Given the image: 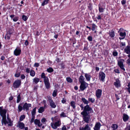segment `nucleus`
I'll return each mask as SVG.
<instances>
[{
    "label": "nucleus",
    "instance_id": "obj_1",
    "mask_svg": "<svg viewBox=\"0 0 130 130\" xmlns=\"http://www.w3.org/2000/svg\"><path fill=\"white\" fill-rule=\"evenodd\" d=\"M92 109L89 105H87L84 107L83 111L81 113L83 116L84 121L87 123H88L91 121L90 116L89 114L93 112Z\"/></svg>",
    "mask_w": 130,
    "mask_h": 130
},
{
    "label": "nucleus",
    "instance_id": "obj_2",
    "mask_svg": "<svg viewBox=\"0 0 130 130\" xmlns=\"http://www.w3.org/2000/svg\"><path fill=\"white\" fill-rule=\"evenodd\" d=\"M7 112L6 110L3 109V107H0V114L2 117V124H3V123L5 124L8 123L6 120V113Z\"/></svg>",
    "mask_w": 130,
    "mask_h": 130
},
{
    "label": "nucleus",
    "instance_id": "obj_3",
    "mask_svg": "<svg viewBox=\"0 0 130 130\" xmlns=\"http://www.w3.org/2000/svg\"><path fill=\"white\" fill-rule=\"evenodd\" d=\"M61 124L60 120H59L55 123H51V125L52 127L54 129H55L57 128V127L60 126Z\"/></svg>",
    "mask_w": 130,
    "mask_h": 130
},
{
    "label": "nucleus",
    "instance_id": "obj_4",
    "mask_svg": "<svg viewBox=\"0 0 130 130\" xmlns=\"http://www.w3.org/2000/svg\"><path fill=\"white\" fill-rule=\"evenodd\" d=\"M48 101H49L50 104V105L51 107L53 108H55L56 106L54 101L52 100V98L50 96H47Z\"/></svg>",
    "mask_w": 130,
    "mask_h": 130
},
{
    "label": "nucleus",
    "instance_id": "obj_5",
    "mask_svg": "<svg viewBox=\"0 0 130 130\" xmlns=\"http://www.w3.org/2000/svg\"><path fill=\"white\" fill-rule=\"evenodd\" d=\"M21 84L20 80H15L13 84V87L14 88H17L19 87Z\"/></svg>",
    "mask_w": 130,
    "mask_h": 130
},
{
    "label": "nucleus",
    "instance_id": "obj_6",
    "mask_svg": "<svg viewBox=\"0 0 130 130\" xmlns=\"http://www.w3.org/2000/svg\"><path fill=\"white\" fill-rule=\"evenodd\" d=\"M105 77V74L103 72H99V78L101 80L103 81Z\"/></svg>",
    "mask_w": 130,
    "mask_h": 130
},
{
    "label": "nucleus",
    "instance_id": "obj_7",
    "mask_svg": "<svg viewBox=\"0 0 130 130\" xmlns=\"http://www.w3.org/2000/svg\"><path fill=\"white\" fill-rule=\"evenodd\" d=\"M44 84L46 88H49L50 87V84L49 81V79L48 78H46L44 80Z\"/></svg>",
    "mask_w": 130,
    "mask_h": 130
},
{
    "label": "nucleus",
    "instance_id": "obj_8",
    "mask_svg": "<svg viewBox=\"0 0 130 130\" xmlns=\"http://www.w3.org/2000/svg\"><path fill=\"white\" fill-rule=\"evenodd\" d=\"M124 61V60H123L121 59L118 61V65L120 68L124 71H125V69L124 68V65L123 64Z\"/></svg>",
    "mask_w": 130,
    "mask_h": 130
},
{
    "label": "nucleus",
    "instance_id": "obj_9",
    "mask_svg": "<svg viewBox=\"0 0 130 130\" xmlns=\"http://www.w3.org/2000/svg\"><path fill=\"white\" fill-rule=\"evenodd\" d=\"M31 104H27L25 103L23 106V110L26 109V110H29V108L31 106Z\"/></svg>",
    "mask_w": 130,
    "mask_h": 130
},
{
    "label": "nucleus",
    "instance_id": "obj_10",
    "mask_svg": "<svg viewBox=\"0 0 130 130\" xmlns=\"http://www.w3.org/2000/svg\"><path fill=\"white\" fill-rule=\"evenodd\" d=\"M102 90L101 89H98L96 91V95L98 98L101 97L102 94Z\"/></svg>",
    "mask_w": 130,
    "mask_h": 130
},
{
    "label": "nucleus",
    "instance_id": "obj_11",
    "mask_svg": "<svg viewBox=\"0 0 130 130\" xmlns=\"http://www.w3.org/2000/svg\"><path fill=\"white\" fill-rule=\"evenodd\" d=\"M87 84L86 82L81 83V85L80 86V88L82 91L84 90L85 89L86 87V85H87Z\"/></svg>",
    "mask_w": 130,
    "mask_h": 130
},
{
    "label": "nucleus",
    "instance_id": "obj_12",
    "mask_svg": "<svg viewBox=\"0 0 130 130\" xmlns=\"http://www.w3.org/2000/svg\"><path fill=\"white\" fill-rule=\"evenodd\" d=\"M114 84L117 88H118L120 87V82L119 79H116V81L115 82Z\"/></svg>",
    "mask_w": 130,
    "mask_h": 130
},
{
    "label": "nucleus",
    "instance_id": "obj_13",
    "mask_svg": "<svg viewBox=\"0 0 130 130\" xmlns=\"http://www.w3.org/2000/svg\"><path fill=\"white\" fill-rule=\"evenodd\" d=\"M17 126L19 127L20 129H22L24 128L25 125L22 122H19L18 123Z\"/></svg>",
    "mask_w": 130,
    "mask_h": 130
},
{
    "label": "nucleus",
    "instance_id": "obj_14",
    "mask_svg": "<svg viewBox=\"0 0 130 130\" xmlns=\"http://www.w3.org/2000/svg\"><path fill=\"white\" fill-rule=\"evenodd\" d=\"M101 126V125L100 123H96L94 128V130H99L100 129Z\"/></svg>",
    "mask_w": 130,
    "mask_h": 130
},
{
    "label": "nucleus",
    "instance_id": "obj_15",
    "mask_svg": "<svg viewBox=\"0 0 130 130\" xmlns=\"http://www.w3.org/2000/svg\"><path fill=\"white\" fill-rule=\"evenodd\" d=\"M34 123L35 124L37 125L39 127H40L42 125L40 123V121L37 119H36L35 120Z\"/></svg>",
    "mask_w": 130,
    "mask_h": 130
},
{
    "label": "nucleus",
    "instance_id": "obj_16",
    "mask_svg": "<svg viewBox=\"0 0 130 130\" xmlns=\"http://www.w3.org/2000/svg\"><path fill=\"white\" fill-rule=\"evenodd\" d=\"M80 130H90V128L87 124L84 127H80L79 128Z\"/></svg>",
    "mask_w": 130,
    "mask_h": 130
},
{
    "label": "nucleus",
    "instance_id": "obj_17",
    "mask_svg": "<svg viewBox=\"0 0 130 130\" xmlns=\"http://www.w3.org/2000/svg\"><path fill=\"white\" fill-rule=\"evenodd\" d=\"M108 34L109 36L111 38H114L115 36V32L113 30L109 31Z\"/></svg>",
    "mask_w": 130,
    "mask_h": 130
},
{
    "label": "nucleus",
    "instance_id": "obj_18",
    "mask_svg": "<svg viewBox=\"0 0 130 130\" xmlns=\"http://www.w3.org/2000/svg\"><path fill=\"white\" fill-rule=\"evenodd\" d=\"M21 52L20 49H15L14 51V54L16 56L19 55L20 54Z\"/></svg>",
    "mask_w": 130,
    "mask_h": 130
},
{
    "label": "nucleus",
    "instance_id": "obj_19",
    "mask_svg": "<svg viewBox=\"0 0 130 130\" xmlns=\"http://www.w3.org/2000/svg\"><path fill=\"white\" fill-rule=\"evenodd\" d=\"M119 35L122 37H120L119 38V39L120 40L122 39H124L125 38L126 36V32H125L123 33L122 32H120V33Z\"/></svg>",
    "mask_w": 130,
    "mask_h": 130
},
{
    "label": "nucleus",
    "instance_id": "obj_20",
    "mask_svg": "<svg viewBox=\"0 0 130 130\" xmlns=\"http://www.w3.org/2000/svg\"><path fill=\"white\" fill-rule=\"evenodd\" d=\"M85 76L86 78V80L88 81H90L91 77V76L89 74L85 73Z\"/></svg>",
    "mask_w": 130,
    "mask_h": 130
},
{
    "label": "nucleus",
    "instance_id": "obj_21",
    "mask_svg": "<svg viewBox=\"0 0 130 130\" xmlns=\"http://www.w3.org/2000/svg\"><path fill=\"white\" fill-rule=\"evenodd\" d=\"M79 81L80 83H84V82H85L84 81V78L83 76L81 75L79 77Z\"/></svg>",
    "mask_w": 130,
    "mask_h": 130
},
{
    "label": "nucleus",
    "instance_id": "obj_22",
    "mask_svg": "<svg viewBox=\"0 0 130 130\" xmlns=\"http://www.w3.org/2000/svg\"><path fill=\"white\" fill-rule=\"evenodd\" d=\"M45 107H41L38 109V112L39 113H42L43 112L44 110Z\"/></svg>",
    "mask_w": 130,
    "mask_h": 130
},
{
    "label": "nucleus",
    "instance_id": "obj_23",
    "mask_svg": "<svg viewBox=\"0 0 130 130\" xmlns=\"http://www.w3.org/2000/svg\"><path fill=\"white\" fill-rule=\"evenodd\" d=\"M129 118L128 116L126 114H124L123 115V120L124 121H127Z\"/></svg>",
    "mask_w": 130,
    "mask_h": 130
},
{
    "label": "nucleus",
    "instance_id": "obj_24",
    "mask_svg": "<svg viewBox=\"0 0 130 130\" xmlns=\"http://www.w3.org/2000/svg\"><path fill=\"white\" fill-rule=\"evenodd\" d=\"M82 100L85 104H88L89 103L88 101L83 98H82Z\"/></svg>",
    "mask_w": 130,
    "mask_h": 130
},
{
    "label": "nucleus",
    "instance_id": "obj_25",
    "mask_svg": "<svg viewBox=\"0 0 130 130\" xmlns=\"http://www.w3.org/2000/svg\"><path fill=\"white\" fill-rule=\"evenodd\" d=\"M111 127L112 128L113 130H115L117 128L118 126L116 124H112Z\"/></svg>",
    "mask_w": 130,
    "mask_h": 130
},
{
    "label": "nucleus",
    "instance_id": "obj_26",
    "mask_svg": "<svg viewBox=\"0 0 130 130\" xmlns=\"http://www.w3.org/2000/svg\"><path fill=\"white\" fill-rule=\"evenodd\" d=\"M49 0H44L42 2L41 4V5L44 6L45 5L47 4Z\"/></svg>",
    "mask_w": 130,
    "mask_h": 130
},
{
    "label": "nucleus",
    "instance_id": "obj_27",
    "mask_svg": "<svg viewBox=\"0 0 130 130\" xmlns=\"http://www.w3.org/2000/svg\"><path fill=\"white\" fill-rule=\"evenodd\" d=\"M36 107H35L33 109L32 111L31 112L32 116H35L36 113Z\"/></svg>",
    "mask_w": 130,
    "mask_h": 130
},
{
    "label": "nucleus",
    "instance_id": "obj_28",
    "mask_svg": "<svg viewBox=\"0 0 130 130\" xmlns=\"http://www.w3.org/2000/svg\"><path fill=\"white\" fill-rule=\"evenodd\" d=\"M39 79L38 78H35L33 79V82L35 84H37L39 81Z\"/></svg>",
    "mask_w": 130,
    "mask_h": 130
},
{
    "label": "nucleus",
    "instance_id": "obj_29",
    "mask_svg": "<svg viewBox=\"0 0 130 130\" xmlns=\"http://www.w3.org/2000/svg\"><path fill=\"white\" fill-rule=\"evenodd\" d=\"M35 75V72L33 70H31L30 71V75L32 77H34Z\"/></svg>",
    "mask_w": 130,
    "mask_h": 130
},
{
    "label": "nucleus",
    "instance_id": "obj_30",
    "mask_svg": "<svg viewBox=\"0 0 130 130\" xmlns=\"http://www.w3.org/2000/svg\"><path fill=\"white\" fill-rule=\"evenodd\" d=\"M120 46L123 48H124L125 46V42H121L120 43Z\"/></svg>",
    "mask_w": 130,
    "mask_h": 130
},
{
    "label": "nucleus",
    "instance_id": "obj_31",
    "mask_svg": "<svg viewBox=\"0 0 130 130\" xmlns=\"http://www.w3.org/2000/svg\"><path fill=\"white\" fill-rule=\"evenodd\" d=\"M99 10L100 12L102 13L103 12H104V9L102 8L101 7L100 5L99 6Z\"/></svg>",
    "mask_w": 130,
    "mask_h": 130
},
{
    "label": "nucleus",
    "instance_id": "obj_32",
    "mask_svg": "<svg viewBox=\"0 0 130 130\" xmlns=\"http://www.w3.org/2000/svg\"><path fill=\"white\" fill-rule=\"evenodd\" d=\"M22 19L24 21H26L28 17L25 15H23L22 16Z\"/></svg>",
    "mask_w": 130,
    "mask_h": 130
},
{
    "label": "nucleus",
    "instance_id": "obj_33",
    "mask_svg": "<svg viewBox=\"0 0 130 130\" xmlns=\"http://www.w3.org/2000/svg\"><path fill=\"white\" fill-rule=\"evenodd\" d=\"M92 31H94L96 28H97V26L94 24L93 23L92 24Z\"/></svg>",
    "mask_w": 130,
    "mask_h": 130
},
{
    "label": "nucleus",
    "instance_id": "obj_34",
    "mask_svg": "<svg viewBox=\"0 0 130 130\" xmlns=\"http://www.w3.org/2000/svg\"><path fill=\"white\" fill-rule=\"evenodd\" d=\"M57 90L56 89L54 91L53 93V96L54 97H55L57 95Z\"/></svg>",
    "mask_w": 130,
    "mask_h": 130
},
{
    "label": "nucleus",
    "instance_id": "obj_35",
    "mask_svg": "<svg viewBox=\"0 0 130 130\" xmlns=\"http://www.w3.org/2000/svg\"><path fill=\"white\" fill-rule=\"evenodd\" d=\"M25 116L24 115L21 116L20 117V121H21L23 120L25 118Z\"/></svg>",
    "mask_w": 130,
    "mask_h": 130
},
{
    "label": "nucleus",
    "instance_id": "obj_36",
    "mask_svg": "<svg viewBox=\"0 0 130 130\" xmlns=\"http://www.w3.org/2000/svg\"><path fill=\"white\" fill-rule=\"evenodd\" d=\"M71 106L74 108L75 107V103L74 101H72L71 102Z\"/></svg>",
    "mask_w": 130,
    "mask_h": 130
},
{
    "label": "nucleus",
    "instance_id": "obj_37",
    "mask_svg": "<svg viewBox=\"0 0 130 130\" xmlns=\"http://www.w3.org/2000/svg\"><path fill=\"white\" fill-rule=\"evenodd\" d=\"M66 80L68 82L71 83L72 82V80L69 77H67L66 78Z\"/></svg>",
    "mask_w": 130,
    "mask_h": 130
},
{
    "label": "nucleus",
    "instance_id": "obj_38",
    "mask_svg": "<svg viewBox=\"0 0 130 130\" xmlns=\"http://www.w3.org/2000/svg\"><path fill=\"white\" fill-rule=\"evenodd\" d=\"M47 71L48 72H51L53 71V70L52 68L50 67L47 69Z\"/></svg>",
    "mask_w": 130,
    "mask_h": 130
},
{
    "label": "nucleus",
    "instance_id": "obj_39",
    "mask_svg": "<svg viewBox=\"0 0 130 130\" xmlns=\"http://www.w3.org/2000/svg\"><path fill=\"white\" fill-rule=\"evenodd\" d=\"M41 77L42 78H44V79L46 78H48L47 77L45 76V74L44 73H42L41 75Z\"/></svg>",
    "mask_w": 130,
    "mask_h": 130
},
{
    "label": "nucleus",
    "instance_id": "obj_40",
    "mask_svg": "<svg viewBox=\"0 0 130 130\" xmlns=\"http://www.w3.org/2000/svg\"><path fill=\"white\" fill-rule=\"evenodd\" d=\"M10 38V35L9 34H7L6 35L5 38L6 39H9Z\"/></svg>",
    "mask_w": 130,
    "mask_h": 130
},
{
    "label": "nucleus",
    "instance_id": "obj_41",
    "mask_svg": "<svg viewBox=\"0 0 130 130\" xmlns=\"http://www.w3.org/2000/svg\"><path fill=\"white\" fill-rule=\"evenodd\" d=\"M21 97L20 95H18L17 97V102L18 103L21 100Z\"/></svg>",
    "mask_w": 130,
    "mask_h": 130
},
{
    "label": "nucleus",
    "instance_id": "obj_42",
    "mask_svg": "<svg viewBox=\"0 0 130 130\" xmlns=\"http://www.w3.org/2000/svg\"><path fill=\"white\" fill-rule=\"evenodd\" d=\"M88 100L89 101L91 102L92 103H93L95 101V99H94L89 98H88Z\"/></svg>",
    "mask_w": 130,
    "mask_h": 130
},
{
    "label": "nucleus",
    "instance_id": "obj_43",
    "mask_svg": "<svg viewBox=\"0 0 130 130\" xmlns=\"http://www.w3.org/2000/svg\"><path fill=\"white\" fill-rule=\"evenodd\" d=\"M18 20V17H14L13 19V21L14 22L17 21Z\"/></svg>",
    "mask_w": 130,
    "mask_h": 130
},
{
    "label": "nucleus",
    "instance_id": "obj_44",
    "mask_svg": "<svg viewBox=\"0 0 130 130\" xmlns=\"http://www.w3.org/2000/svg\"><path fill=\"white\" fill-rule=\"evenodd\" d=\"M125 52L127 54H130V49H124Z\"/></svg>",
    "mask_w": 130,
    "mask_h": 130
},
{
    "label": "nucleus",
    "instance_id": "obj_45",
    "mask_svg": "<svg viewBox=\"0 0 130 130\" xmlns=\"http://www.w3.org/2000/svg\"><path fill=\"white\" fill-rule=\"evenodd\" d=\"M87 39L90 42L92 40V38L91 36H89L87 38Z\"/></svg>",
    "mask_w": 130,
    "mask_h": 130
},
{
    "label": "nucleus",
    "instance_id": "obj_46",
    "mask_svg": "<svg viewBox=\"0 0 130 130\" xmlns=\"http://www.w3.org/2000/svg\"><path fill=\"white\" fill-rule=\"evenodd\" d=\"M35 118V116H32V118L31 119L30 121V122L31 123H32L34 122V119Z\"/></svg>",
    "mask_w": 130,
    "mask_h": 130
},
{
    "label": "nucleus",
    "instance_id": "obj_47",
    "mask_svg": "<svg viewBox=\"0 0 130 130\" xmlns=\"http://www.w3.org/2000/svg\"><path fill=\"white\" fill-rule=\"evenodd\" d=\"M18 108L19 111L20 112L21 111L22 109V106L20 105H19L18 106Z\"/></svg>",
    "mask_w": 130,
    "mask_h": 130
},
{
    "label": "nucleus",
    "instance_id": "obj_48",
    "mask_svg": "<svg viewBox=\"0 0 130 130\" xmlns=\"http://www.w3.org/2000/svg\"><path fill=\"white\" fill-rule=\"evenodd\" d=\"M60 116L61 117H66V116L64 112H62L60 115Z\"/></svg>",
    "mask_w": 130,
    "mask_h": 130
},
{
    "label": "nucleus",
    "instance_id": "obj_49",
    "mask_svg": "<svg viewBox=\"0 0 130 130\" xmlns=\"http://www.w3.org/2000/svg\"><path fill=\"white\" fill-rule=\"evenodd\" d=\"M113 55L114 56H116L118 55L117 52L115 51H114L113 52Z\"/></svg>",
    "mask_w": 130,
    "mask_h": 130
},
{
    "label": "nucleus",
    "instance_id": "obj_50",
    "mask_svg": "<svg viewBox=\"0 0 130 130\" xmlns=\"http://www.w3.org/2000/svg\"><path fill=\"white\" fill-rule=\"evenodd\" d=\"M46 121V119L45 118H43L41 120V122L42 123H44Z\"/></svg>",
    "mask_w": 130,
    "mask_h": 130
},
{
    "label": "nucleus",
    "instance_id": "obj_51",
    "mask_svg": "<svg viewBox=\"0 0 130 130\" xmlns=\"http://www.w3.org/2000/svg\"><path fill=\"white\" fill-rule=\"evenodd\" d=\"M42 103H43L44 105V107H45L46 106V101L45 100H44L42 102Z\"/></svg>",
    "mask_w": 130,
    "mask_h": 130
},
{
    "label": "nucleus",
    "instance_id": "obj_52",
    "mask_svg": "<svg viewBox=\"0 0 130 130\" xmlns=\"http://www.w3.org/2000/svg\"><path fill=\"white\" fill-rule=\"evenodd\" d=\"M20 74L19 73H16L15 75V76L16 77H18L20 76Z\"/></svg>",
    "mask_w": 130,
    "mask_h": 130
},
{
    "label": "nucleus",
    "instance_id": "obj_53",
    "mask_svg": "<svg viewBox=\"0 0 130 130\" xmlns=\"http://www.w3.org/2000/svg\"><path fill=\"white\" fill-rule=\"evenodd\" d=\"M67 128L65 125H63L62 128V130H67Z\"/></svg>",
    "mask_w": 130,
    "mask_h": 130
},
{
    "label": "nucleus",
    "instance_id": "obj_54",
    "mask_svg": "<svg viewBox=\"0 0 130 130\" xmlns=\"http://www.w3.org/2000/svg\"><path fill=\"white\" fill-rule=\"evenodd\" d=\"M61 67L62 69H64L65 68V65L63 63H61L60 64Z\"/></svg>",
    "mask_w": 130,
    "mask_h": 130
},
{
    "label": "nucleus",
    "instance_id": "obj_55",
    "mask_svg": "<svg viewBox=\"0 0 130 130\" xmlns=\"http://www.w3.org/2000/svg\"><path fill=\"white\" fill-rule=\"evenodd\" d=\"M25 77V76L24 74H22L21 75V78L22 79H24Z\"/></svg>",
    "mask_w": 130,
    "mask_h": 130
},
{
    "label": "nucleus",
    "instance_id": "obj_56",
    "mask_svg": "<svg viewBox=\"0 0 130 130\" xmlns=\"http://www.w3.org/2000/svg\"><path fill=\"white\" fill-rule=\"evenodd\" d=\"M97 19L98 20H101V17L100 15H99L98 17H96Z\"/></svg>",
    "mask_w": 130,
    "mask_h": 130
},
{
    "label": "nucleus",
    "instance_id": "obj_57",
    "mask_svg": "<svg viewBox=\"0 0 130 130\" xmlns=\"http://www.w3.org/2000/svg\"><path fill=\"white\" fill-rule=\"evenodd\" d=\"M30 71V70L28 68H26V72L28 73H29Z\"/></svg>",
    "mask_w": 130,
    "mask_h": 130
},
{
    "label": "nucleus",
    "instance_id": "obj_58",
    "mask_svg": "<svg viewBox=\"0 0 130 130\" xmlns=\"http://www.w3.org/2000/svg\"><path fill=\"white\" fill-rule=\"evenodd\" d=\"M127 63L130 65V59L129 58L127 61Z\"/></svg>",
    "mask_w": 130,
    "mask_h": 130
},
{
    "label": "nucleus",
    "instance_id": "obj_59",
    "mask_svg": "<svg viewBox=\"0 0 130 130\" xmlns=\"http://www.w3.org/2000/svg\"><path fill=\"white\" fill-rule=\"evenodd\" d=\"M39 66V63H35L34 64L35 66L37 67H38Z\"/></svg>",
    "mask_w": 130,
    "mask_h": 130
},
{
    "label": "nucleus",
    "instance_id": "obj_60",
    "mask_svg": "<svg viewBox=\"0 0 130 130\" xmlns=\"http://www.w3.org/2000/svg\"><path fill=\"white\" fill-rule=\"evenodd\" d=\"M125 2L124 0H122L121 1V3L122 4L124 5L125 3Z\"/></svg>",
    "mask_w": 130,
    "mask_h": 130
},
{
    "label": "nucleus",
    "instance_id": "obj_61",
    "mask_svg": "<svg viewBox=\"0 0 130 130\" xmlns=\"http://www.w3.org/2000/svg\"><path fill=\"white\" fill-rule=\"evenodd\" d=\"M28 41L27 40H26L25 42V45H27L28 44Z\"/></svg>",
    "mask_w": 130,
    "mask_h": 130
},
{
    "label": "nucleus",
    "instance_id": "obj_62",
    "mask_svg": "<svg viewBox=\"0 0 130 130\" xmlns=\"http://www.w3.org/2000/svg\"><path fill=\"white\" fill-rule=\"evenodd\" d=\"M14 15L13 14L11 15L10 16V17L11 18H12L13 17H14Z\"/></svg>",
    "mask_w": 130,
    "mask_h": 130
},
{
    "label": "nucleus",
    "instance_id": "obj_63",
    "mask_svg": "<svg viewBox=\"0 0 130 130\" xmlns=\"http://www.w3.org/2000/svg\"><path fill=\"white\" fill-rule=\"evenodd\" d=\"M56 61L57 62H59V58H57L56 60Z\"/></svg>",
    "mask_w": 130,
    "mask_h": 130
},
{
    "label": "nucleus",
    "instance_id": "obj_64",
    "mask_svg": "<svg viewBox=\"0 0 130 130\" xmlns=\"http://www.w3.org/2000/svg\"><path fill=\"white\" fill-rule=\"evenodd\" d=\"M127 86L128 87V88H129L130 89V82L128 83Z\"/></svg>",
    "mask_w": 130,
    "mask_h": 130
}]
</instances>
